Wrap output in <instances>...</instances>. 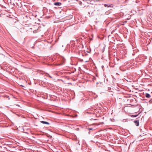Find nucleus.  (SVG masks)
<instances>
[{"mask_svg": "<svg viewBox=\"0 0 152 152\" xmlns=\"http://www.w3.org/2000/svg\"><path fill=\"white\" fill-rule=\"evenodd\" d=\"M93 129L92 128H89V130H92Z\"/></svg>", "mask_w": 152, "mask_h": 152, "instance_id": "obj_10", "label": "nucleus"}, {"mask_svg": "<svg viewBox=\"0 0 152 152\" xmlns=\"http://www.w3.org/2000/svg\"><path fill=\"white\" fill-rule=\"evenodd\" d=\"M145 96L146 97L149 98L151 97V95L148 93L145 94Z\"/></svg>", "mask_w": 152, "mask_h": 152, "instance_id": "obj_3", "label": "nucleus"}, {"mask_svg": "<svg viewBox=\"0 0 152 152\" xmlns=\"http://www.w3.org/2000/svg\"><path fill=\"white\" fill-rule=\"evenodd\" d=\"M137 116V115H132V116L133 117H136Z\"/></svg>", "mask_w": 152, "mask_h": 152, "instance_id": "obj_7", "label": "nucleus"}, {"mask_svg": "<svg viewBox=\"0 0 152 152\" xmlns=\"http://www.w3.org/2000/svg\"><path fill=\"white\" fill-rule=\"evenodd\" d=\"M48 76H49L50 78H52V77L50 76L48 74Z\"/></svg>", "mask_w": 152, "mask_h": 152, "instance_id": "obj_12", "label": "nucleus"}, {"mask_svg": "<svg viewBox=\"0 0 152 152\" xmlns=\"http://www.w3.org/2000/svg\"><path fill=\"white\" fill-rule=\"evenodd\" d=\"M149 102L150 103H152V100H150L149 101Z\"/></svg>", "mask_w": 152, "mask_h": 152, "instance_id": "obj_8", "label": "nucleus"}, {"mask_svg": "<svg viewBox=\"0 0 152 152\" xmlns=\"http://www.w3.org/2000/svg\"><path fill=\"white\" fill-rule=\"evenodd\" d=\"M134 122L136 126H138L139 125V121L138 120H135Z\"/></svg>", "mask_w": 152, "mask_h": 152, "instance_id": "obj_2", "label": "nucleus"}, {"mask_svg": "<svg viewBox=\"0 0 152 152\" xmlns=\"http://www.w3.org/2000/svg\"><path fill=\"white\" fill-rule=\"evenodd\" d=\"M41 122L43 124H48V122L45 121H41Z\"/></svg>", "mask_w": 152, "mask_h": 152, "instance_id": "obj_4", "label": "nucleus"}, {"mask_svg": "<svg viewBox=\"0 0 152 152\" xmlns=\"http://www.w3.org/2000/svg\"><path fill=\"white\" fill-rule=\"evenodd\" d=\"M54 4L56 6H60L61 5V3L60 2H56L54 3Z\"/></svg>", "mask_w": 152, "mask_h": 152, "instance_id": "obj_1", "label": "nucleus"}, {"mask_svg": "<svg viewBox=\"0 0 152 152\" xmlns=\"http://www.w3.org/2000/svg\"><path fill=\"white\" fill-rule=\"evenodd\" d=\"M48 125H49V123H48Z\"/></svg>", "mask_w": 152, "mask_h": 152, "instance_id": "obj_14", "label": "nucleus"}, {"mask_svg": "<svg viewBox=\"0 0 152 152\" xmlns=\"http://www.w3.org/2000/svg\"><path fill=\"white\" fill-rule=\"evenodd\" d=\"M48 130H49V131H50V132H51V134H53V132H51V131H50L49 129H48Z\"/></svg>", "mask_w": 152, "mask_h": 152, "instance_id": "obj_9", "label": "nucleus"}, {"mask_svg": "<svg viewBox=\"0 0 152 152\" xmlns=\"http://www.w3.org/2000/svg\"><path fill=\"white\" fill-rule=\"evenodd\" d=\"M86 113H91V114H94V113L89 112L88 111Z\"/></svg>", "mask_w": 152, "mask_h": 152, "instance_id": "obj_6", "label": "nucleus"}, {"mask_svg": "<svg viewBox=\"0 0 152 152\" xmlns=\"http://www.w3.org/2000/svg\"><path fill=\"white\" fill-rule=\"evenodd\" d=\"M105 7H106V4H105Z\"/></svg>", "mask_w": 152, "mask_h": 152, "instance_id": "obj_13", "label": "nucleus"}, {"mask_svg": "<svg viewBox=\"0 0 152 152\" xmlns=\"http://www.w3.org/2000/svg\"><path fill=\"white\" fill-rule=\"evenodd\" d=\"M48 138H49L50 137H52V134H48Z\"/></svg>", "mask_w": 152, "mask_h": 152, "instance_id": "obj_5", "label": "nucleus"}, {"mask_svg": "<svg viewBox=\"0 0 152 152\" xmlns=\"http://www.w3.org/2000/svg\"><path fill=\"white\" fill-rule=\"evenodd\" d=\"M36 31H33V33H36Z\"/></svg>", "mask_w": 152, "mask_h": 152, "instance_id": "obj_11", "label": "nucleus"}]
</instances>
